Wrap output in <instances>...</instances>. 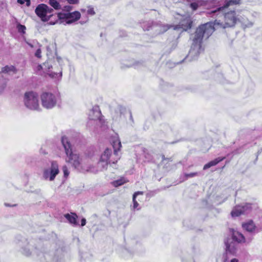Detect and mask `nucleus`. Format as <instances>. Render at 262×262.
I'll return each mask as SVG.
<instances>
[{
    "instance_id": "nucleus-1",
    "label": "nucleus",
    "mask_w": 262,
    "mask_h": 262,
    "mask_svg": "<svg viewBox=\"0 0 262 262\" xmlns=\"http://www.w3.org/2000/svg\"><path fill=\"white\" fill-rule=\"evenodd\" d=\"M214 29L212 23H207L200 26L193 34H191L190 39L192 40L189 52L186 58L190 61L195 60L203 51L202 44L203 38L207 39L213 32Z\"/></svg>"
},
{
    "instance_id": "nucleus-2",
    "label": "nucleus",
    "mask_w": 262,
    "mask_h": 262,
    "mask_svg": "<svg viewBox=\"0 0 262 262\" xmlns=\"http://www.w3.org/2000/svg\"><path fill=\"white\" fill-rule=\"evenodd\" d=\"M61 143L66 154V161L77 170L84 172H90L96 173L98 172L96 168L90 164H87L76 151H73L72 145L68 138L62 137Z\"/></svg>"
},
{
    "instance_id": "nucleus-3",
    "label": "nucleus",
    "mask_w": 262,
    "mask_h": 262,
    "mask_svg": "<svg viewBox=\"0 0 262 262\" xmlns=\"http://www.w3.org/2000/svg\"><path fill=\"white\" fill-rule=\"evenodd\" d=\"M121 147V142L119 140L113 142V154L111 148H107L101 155L98 163V171L106 169L108 164H116L120 159L118 151Z\"/></svg>"
},
{
    "instance_id": "nucleus-4",
    "label": "nucleus",
    "mask_w": 262,
    "mask_h": 262,
    "mask_svg": "<svg viewBox=\"0 0 262 262\" xmlns=\"http://www.w3.org/2000/svg\"><path fill=\"white\" fill-rule=\"evenodd\" d=\"M231 237H228L225 241L226 251L232 254L235 253L237 244L246 242L245 236L239 232L233 229H230Z\"/></svg>"
},
{
    "instance_id": "nucleus-5",
    "label": "nucleus",
    "mask_w": 262,
    "mask_h": 262,
    "mask_svg": "<svg viewBox=\"0 0 262 262\" xmlns=\"http://www.w3.org/2000/svg\"><path fill=\"white\" fill-rule=\"evenodd\" d=\"M224 24L218 20H215L214 22H212L214 30L215 29V27H217L223 28L233 27L237 21H240L239 18L237 17L234 11L226 13L224 15ZM210 23H211V21Z\"/></svg>"
},
{
    "instance_id": "nucleus-6",
    "label": "nucleus",
    "mask_w": 262,
    "mask_h": 262,
    "mask_svg": "<svg viewBox=\"0 0 262 262\" xmlns=\"http://www.w3.org/2000/svg\"><path fill=\"white\" fill-rule=\"evenodd\" d=\"M41 104L47 109H51L55 107L60 100V96L57 93L43 92L40 96Z\"/></svg>"
},
{
    "instance_id": "nucleus-7",
    "label": "nucleus",
    "mask_w": 262,
    "mask_h": 262,
    "mask_svg": "<svg viewBox=\"0 0 262 262\" xmlns=\"http://www.w3.org/2000/svg\"><path fill=\"white\" fill-rule=\"evenodd\" d=\"M25 105L30 110H38L39 108L38 94L34 92H26L24 97Z\"/></svg>"
},
{
    "instance_id": "nucleus-8",
    "label": "nucleus",
    "mask_w": 262,
    "mask_h": 262,
    "mask_svg": "<svg viewBox=\"0 0 262 262\" xmlns=\"http://www.w3.org/2000/svg\"><path fill=\"white\" fill-rule=\"evenodd\" d=\"M36 15L41 18L43 21H47L54 16L53 10L47 5L41 4L38 5L35 9ZM55 15H54L55 16Z\"/></svg>"
},
{
    "instance_id": "nucleus-9",
    "label": "nucleus",
    "mask_w": 262,
    "mask_h": 262,
    "mask_svg": "<svg viewBox=\"0 0 262 262\" xmlns=\"http://www.w3.org/2000/svg\"><path fill=\"white\" fill-rule=\"evenodd\" d=\"M55 17H57L58 19L60 20V23L65 22L66 24H71L79 20L81 17V14L77 11L71 13L60 12Z\"/></svg>"
},
{
    "instance_id": "nucleus-10",
    "label": "nucleus",
    "mask_w": 262,
    "mask_h": 262,
    "mask_svg": "<svg viewBox=\"0 0 262 262\" xmlns=\"http://www.w3.org/2000/svg\"><path fill=\"white\" fill-rule=\"evenodd\" d=\"M59 172L58 163L56 161H53L51 162V167L44 169L42 176L45 180H49L52 181L55 179Z\"/></svg>"
},
{
    "instance_id": "nucleus-11",
    "label": "nucleus",
    "mask_w": 262,
    "mask_h": 262,
    "mask_svg": "<svg viewBox=\"0 0 262 262\" xmlns=\"http://www.w3.org/2000/svg\"><path fill=\"white\" fill-rule=\"evenodd\" d=\"M253 204L251 203H245L236 206L231 211L232 216H238L242 214H247L250 212L252 209Z\"/></svg>"
},
{
    "instance_id": "nucleus-12",
    "label": "nucleus",
    "mask_w": 262,
    "mask_h": 262,
    "mask_svg": "<svg viewBox=\"0 0 262 262\" xmlns=\"http://www.w3.org/2000/svg\"><path fill=\"white\" fill-rule=\"evenodd\" d=\"M153 27H157L159 28V33H163L167 31L171 26L162 24L161 22H154L152 21H148L144 23L142 25V28L145 31H148Z\"/></svg>"
},
{
    "instance_id": "nucleus-13",
    "label": "nucleus",
    "mask_w": 262,
    "mask_h": 262,
    "mask_svg": "<svg viewBox=\"0 0 262 262\" xmlns=\"http://www.w3.org/2000/svg\"><path fill=\"white\" fill-rule=\"evenodd\" d=\"M101 117V113L99 106H95L89 113V119L90 121L88 123V125L90 126V124L92 123L93 121L95 122L99 121L101 122L102 121Z\"/></svg>"
},
{
    "instance_id": "nucleus-14",
    "label": "nucleus",
    "mask_w": 262,
    "mask_h": 262,
    "mask_svg": "<svg viewBox=\"0 0 262 262\" xmlns=\"http://www.w3.org/2000/svg\"><path fill=\"white\" fill-rule=\"evenodd\" d=\"M192 21L190 17H186L182 20L178 25L174 27V30L182 29L183 31H187L192 26Z\"/></svg>"
},
{
    "instance_id": "nucleus-15",
    "label": "nucleus",
    "mask_w": 262,
    "mask_h": 262,
    "mask_svg": "<svg viewBox=\"0 0 262 262\" xmlns=\"http://www.w3.org/2000/svg\"><path fill=\"white\" fill-rule=\"evenodd\" d=\"M25 243H26V245H25V246L22 248V253L26 256H30L33 252V249L32 248H31V247L32 248V243L33 242V241H31V242L28 243L27 241L25 239Z\"/></svg>"
},
{
    "instance_id": "nucleus-16",
    "label": "nucleus",
    "mask_w": 262,
    "mask_h": 262,
    "mask_svg": "<svg viewBox=\"0 0 262 262\" xmlns=\"http://www.w3.org/2000/svg\"><path fill=\"white\" fill-rule=\"evenodd\" d=\"M239 0H230L229 2H227L225 5H224V6L220 7L219 8H217L216 10L214 11H212L211 12V14H212L213 15H215L216 13L219 12H223V10L227 8L229 6L232 5V4H237L238 3Z\"/></svg>"
},
{
    "instance_id": "nucleus-17",
    "label": "nucleus",
    "mask_w": 262,
    "mask_h": 262,
    "mask_svg": "<svg viewBox=\"0 0 262 262\" xmlns=\"http://www.w3.org/2000/svg\"><path fill=\"white\" fill-rule=\"evenodd\" d=\"M243 228L250 233L255 232L256 226L252 221H249L242 224Z\"/></svg>"
},
{
    "instance_id": "nucleus-18",
    "label": "nucleus",
    "mask_w": 262,
    "mask_h": 262,
    "mask_svg": "<svg viewBox=\"0 0 262 262\" xmlns=\"http://www.w3.org/2000/svg\"><path fill=\"white\" fill-rule=\"evenodd\" d=\"M64 217L70 223L74 226H78L79 225L77 222V215L76 213H72V214L67 213L64 215Z\"/></svg>"
},
{
    "instance_id": "nucleus-19",
    "label": "nucleus",
    "mask_w": 262,
    "mask_h": 262,
    "mask_svg": "<svg viewBox=\"0 0 262 262\" xmlns=\"http://www.w3.org/2000/svg\"><path fill=\"white\" fill-rule=\"evenodd\" d=\"M201 174L199 172H191L190 173H184L180 176L179 180L180 182H183L189 178L198 176Z\"/></svg>"
},
{
    "instance_id": "nucleus-20",
    "label": "nucleus",
    "mask_w": 262,
    "mask_h": 262,
    "mask_svg": "<svg viewBox=\"0 0 262 262\" xmlns=\"http://www.w3.org/2000/svg\"><path fill=\"white\" fill-rule=\"evenodd\" d=\"M224 159H225V157H223V158L219 157L217 158H216L214 160H212V161L208 162L206 164H205L204 166L203 169L204 170H206V169L209 168L210 167H211L212 166L216 165L219 162H220L221 161H223Z\"/></svg>"
},
{
    "instance_id": "nucleus-21",
    "label": "nucleus",
    "mask_w": 262,
    "mask_h": 262,
    "mask_svg": "<svg viewBox=\"0 0 262 262\" xmlns=\"http://www.w3.org/2000/svg\"><path fill=\"white\" fill-rule=\"evenodd\" d=\"M16 68L13 66H6L2 69L1 72L9 74H15L16 73Z\"/></svg>"
},
{
    "instance_id": "nucleus-22",
    "label": "nucleus",
    "mask_w": 262,
    "mask_h": 262,
    "mask_svg": "<svg viewBox=\"0 0 262 262\" xmlns=\"http://www.w3.org/2000/svg\"><path fill=\"white\" fill-rule=\"evenodd\" d=\"M8 80L0 76V95L3 93L6 88Z\"/></svg>"
},
{
    "instance_id": "nucleus-23",
    "label": "nucleus",
    "mask_w": 262,
    "mask_h": 262,
    "mask_svg": "<svg viewBox=\"0 0 262 262\" xmlns=\"http://www.w3.org/2000/svg\"><path fill=\"white\" fill-rule=\"evenodd\" d=\"M49 4L56 10L61 9V6L56 0H49Z\"/></svg>"
},
{
    "instance_id": "nucleus-24",
    "label": "nucleus",
    "mask_w": 262,
    "mask_h": 262,
    "mask_svg": "<svg viewBox=\"0 0 262 262\" xmlns=\"http://www.w3.org/2000/svg\"><path fill=\"white\" fill-rule=\"evenodd\" d=\"M95 155V151L93 148L88 149L85 152V155L86 157L89 159L92 158Z\"/></svg>"
},
{
    "instance_id": "nucleus-25",
    "label": "nucleus",
    "mask_w": 262,
    "mask_h": 262,
    "mask_svg": "<svg viewBox=\"0 0 262 262\" xmlns=\"http://www.w3.org/2000/svg\"><path fill=\"white\" fill-rule=\"evenodd\" d=\"M125 182H126V181L124 180V179L122 178V179H120L114 181L113 182V184L115 187H118V186H121V185L124 184Z\"/></svg>"
},
{
    "instance_id": "nucleus-26",
    "label": "nucleus",
    "mask_w": 262,
    "mask_h": 262,
    "mask_svg": "<svg viewBox=\"0 0 262 262\" xmlns=\"http://www.w3.org/2000/svg\"><path fill=\"white\" fill-rule=\"evenodd\" d=\"M50 76L53 78H61L62 77V71L60 68V70L59 72H51L49 74Z\"/></svg>"
},
{
    "instance_id": "nucleus-27",
    "label": "nucleus",
    "mask_w": 262,
    "mask_h": 262,
    "mask_svg": "<svg viewBox=\"0 0 262 262\" xmlns=\"http://www.w3.org/2000/svg\"><path fill=\"white\" fill-rule=\"evenodd\" d=\"M17 29L19 33H24L26 28L25 26L18 24L17 26Z\"/></svg>"
},
{
    "instance_id": "nucleus-28",
    "label": "nucleus",
    "mask_w": 262,
    "mask_h": 262,
    "mask_svg": "<svg viewBox=\"0 0 262 262\" xmlns=\"http://www.w3.org/2000/svg\"><path fill=\"white\" fill-rule=\"evenodd\" d=\"M143 151L144 152L145 158L147 160H150L151 159V156L147 152V150L145 148H144L143 149Z\"/></svg>"
},
{
    "instance_id": "nucleus-29",
    "label": "nucleus",
    "mask_w": 262,
    "mask_h": 262,
    "mask_svg": "<svg viewBox=\"0 0 262 262\" xmlns=\"http://www.w3.org/2000/svg\"><path fill=\"white\" fill-rule=\"evenodd\" d=\"M62 169L63 170V173H64V177H68L69 174V171L68 170V167L67 166L64 165L62 166Z\"/></svg>"
},
{
    "instance_id": "nucleus-30",
    "label": "nucleus",
    "mask_w": 262,
    "mask_h": 262,
    "mask_svg": "<svg viewBox=\"0 0 262 262\" xmlns=\"http://www.w3.org/2000/svg\"><path fill=\"white\" fill-rule=\"evenodd\" d=\"M73 7L71 6H65L62 10L66 12V13H70V12L72 10Z\"/></svg>"
},
{
    "instance_id": "nucleus-31",
    "label": "nucleus",
    "mask_w": 262,
    "mask_h": 262,
    "mask_svg": "<svg viewBox=\"0 0 262 262\" xmlns=\"http://www.w3.org/2000/svg\"><path fill=\"white\" fill-rule=\"evenodd\" d=\"M133 203H134V206H133L134 208L139 210V208H138L139 204L138 203L137 201L136 200V198L133 197Z\"/></svg>"
},
{
    "instance_id": "nucleus-32",
    "label": "nucleus",
    "mask_w": 262,
    "mask_h": 262,
    "mask_svg": "<svg viewBox=\"0 0 262 262\" xmlns=\"http://www.w3.org/2000/svg\"><path fill=\"white\" fill-rule=\"evenodd\" d=\"M199 5L196 3H192L190 4V7L192 10H195L198 9Z\"/></svg>"
},
{
    "instance_id": "nucleus-33",
    "label": "nucleus",
    "mask_w": 262,
    "mask_h": 262,
    "mask_svg": "<svg viewBox=\"0 0 262 262\" xmlns=\"http://www.w3.org/2000/svg\"><path fill=\"white\" fill-rule=\"evenodd\" d=\"M87 13L91 15H94L95 14V12L93 8H90L87 11Z\"/></svg>"
},
{
    "instance_id": "nucleus-34",
    "label": "nucleus",
    "mask_w": 262,
    "mask_h": 262,
    "mask_svg": "<svg viewBox=\"0 0 262 262\" xmlns=\"http://www.w3.org/2000/svg\"><path fill=\"white\" fill-rule=\"evenodd\" d=\"M35 55L36 57H38V58H40L41 57V50L40 49H38L36 50L35 53Z\"/></svg>"
},
{
    "instance_id": "nucleus-35",
    "label": "nucleus",
    "mask_w": 262,
    "mask_h": 262,
    "mask_svg": "<svg viewBox=\"0 0 262 262\" xmlns=\"http://www.w3.org/2000/svg\"><path fill=\"white\" fill-rule=\"evenodd\" d=\"M70 4H77L79 2V0H67Z\"/></svg>"
},
{
    "instance_id": "nucleus-36",
    "label": "nucleus",
    "mask_w": 262,
    "mask_h": 262,
    "mask_svg": "<svg viewBox=\"0 0 262 262\" xmlns=\"http://www.w3.org/2000/svg\"><path fill=\"white\" fill-rule=\"evenodd\" d=\"M143 194V191H137V192H136L134 195H133V197L134 198H136V196L138 195V194Z\"/></svg>"
},
{
    "instance_id": "nucleus-37",
    "label": "nucleus",
    "mask_w": 262,
    "mask_h": 262,
    "mask_svg": "<svg viewBox=\"0 0 262 262\" xmlns=\"http://www.w3.org/2000/svg\"><path fill=\"white\" fill-rule=\"evenodd\" d=\"M43 66L45 67V69H47L48 70H50L51 68H52V66H49L48 65V63H45L43 64Z\"/></svg>"
},
{
    "instance_id": "nucleus-38",
    "label": "nucleus",
    "mask_w": 262,
    "mask_h": 262,
    "mask_svg": "<svg viewBox=\"0 0 262 262\" xmlns=\"http://www.w3.org/2000/svg\"><path fill=\"white\" fill-rule=\"evenodd\" d=\"M56 60L58 62L59 65L61 66V61H62L61 58L60 57H59V56H57L56 57Z\"/></svg>"
},
{
    "instance_id": "nucleus-39",
    "label": "nucleus",
    "mask_w": 262,
    "mask_h": 262,
    "mask_svg": "<svg viewBox=\"0 0 262 262\" xmlns=\"http://www.w3.org/2000/svg\"><path fill=\"white\" fill-rule=\"evenodd\" d=\"M86 224V220L84 218H83L81 221V226H84Z\"/></svg>"
},
{
    "instance_id": "nucleus-40",
    "label": "nucleus",
    "mask_w": 262,
    "mask_h": 262,
    "mask_svg": "<svg viewBox=\"0 0 262 262\" xmlns=\"http://www.w3.org/2000/svg\"><path fill=\"white\" fill-rule=\"evenodd\" d=\"M252 25H253L252 23L249 22L247 24L245 25V27H251Z\"/></svg>"
},
{
    "instance_id": "nucleus-41",
    "label": "nucleus",
    "mask_w": 262,
    "mask_h": 262,
    "mask_svg": "<svg viewBox=\"0 0 262 262\" xmlns=\"http://www.w3.org/2000/svg\"><path fill=\"white\" fill-rule=\"evenodd\" d=\"M25 3H26V6H29L31 4L30 0H25Z\"/></svg>"
},
{
    "instance_id": "nucleus-42",
    "label": "nucleus",
    "mask_w": 262,
    "mask_h": 262,
    "mask_svg": "<svg viewBox=\"0 0 262 262\" xmlns=\"http://www.w3.org/2000/svg\"><path fill=\"white\" fill-rule=\"evenodd\" d=\"M18 3L20 4H25V0H17Z\"/></svg>"
},
{
    "instance_id": "nucleus-43",
    "label": "nucleus",
    "mask_w": 262,
    "mask_h": 262,
    "mask_svg": "<svg viewBox=\"0 0 262 262\" xmlns=\"http://www.w3.org/2000/svg\"><path fill=\"white\" fill-rule=\"evenodd\" d=\"M5 205L6 206H16V204H14V205H10V204H7V203H5Z\"/></svg>"
},
{
    "instance_id": "nucleus-44",
    "label": "nucleus",
    "mask_w": 262,
    "mask_h": 262,
    "mask_svg": "<svg viewBox=\"0 0 262 262\" xmlns=\"http://www.w3.org/2000/svg\"><path fill=\"white\" fill-rule=\"evenodd\" d=\"M130 120L133 122V116L131 112H130Z\"/></svg>"
},
{
    "instance_id": "nucleus-45",
    "label": "nucleus",
    "mask_w": 262,
    "mask_h": 262,
    "mask_svg": "<svg viewBox=\"0 0 262 262\" xmlns=\"http://www.w3.org/2000/svg\"><path fill=\"white\" fill-rule=\"evenodd\" d=\"M231 262H238V260L236 259H233L231 260Z\"/></svg>"
},
{
    "instance_id": "nucleus-46",
    "label": "nucleus",
    "mask_w": 262,
    "mask_h": 262,
    "mask_svg": "<svg viewBox=\"0 0 262 262\" xmlns=\"http://www.w3.org/2000/svg\"><path fill=\"white\" fill-rule=\"evenodd\" d=\"M56 23L55 21H50V24L54 25Z\"/></svg>"
},
{
    "instance_id": "nucleus-47",
    "label": "nucleus",
    "mask_w": 262,
    "mask_h": 262,
    "mask_svg": "<svg viewBox=\"0 0 262 262\" xmlns=\"http://www.w3.org/2000/svg\"><path fill=\"white\" fill-rule=\"evenodd\" d=\"M81 11L82 12H85V9H82L81 10Z\"/></svg>"
},
{
    "instance_id": "nucleus-48",
    "label": "nucleus",
    "mask_w": 262,
    "mask_h": 262,
    "mask_svg": "<svg viewBox=\"0 0 262 262\" xmlns=\"http://www.w3.org/2000/svg\"><path fill=\"white\" fill-rule=\"evenodd\" d=\"M30 46L32 47V46L31 44H29Z\"/></svg>"
}]
</instances>
